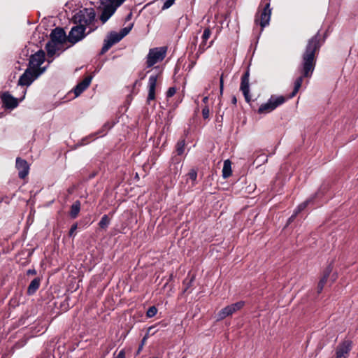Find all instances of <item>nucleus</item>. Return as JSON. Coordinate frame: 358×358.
Wrapping results in <instances>:
<instances>
[{"label":"nucleus","mask_w":358,"mask_h":358,"mask_svg":"<svg viewBox=\"0 0 358 358\" xmlns=\"http://www.w3.org/2000/svg\"><path fill=\"white\" fill-rule=\"evenodd\" d=\"M157 76H151L148 78V96L147 97V102L150 103V101L155 99V90L157 83Z\"/></svg>","instance_id":"4468645a"},{"label":"nucleus","mask_w":358,"mask_h":358,"mask_svg":"<svg viewBox=\"0 0 358 358\" xmlns=\"http://www.w3.org/2000/svg\"><path fill=\"white\" fill-rule=\"evenodd\" d=\"M77 228H78L77 224H73L69 231V236H73L74 232L76 231Z\"/></svg>","instance_id":"58836bf2"},{"label":"nucleus","mask_w":358,"mask_h":358,"mask_svg":"<svg viewBox=\"0 0 358 358\" xmlns=\"http://www.w3.org/2000/svg\"><path fill=\"white\" fill-rule=\"evenodd\" d=\"M95 20V12L93 8H84L76 13L73 17L75 24L86 27L87 34H90L95 29L93 25Z\"/></svg>","instance_id":"f03ea898"},{"label":"nucleus","mask_w":358,"mask_h":358,"mask_svg":"<svg viewBox=\"0 0 358 358\" xmlns=\"http://www.w3.org/2000/svg\"><path fill=\"white\" fill-rule=\"evenodd\" d=\"M197 43H198V36H193V38L191 41V42L189 43V47L192 52H193V51L196 50Z\"/></svg>","instance_id":"7c9ffc66"},{"label":"nucleus","mask_w":358,"mask_h":358,"mask_svg":"<svg viewBox=\"0 0 358 358\" xmlns=\"http://www.w3.org/2000/svg\"><path fill=\"white\" fill-rule=\"evenodd\" d=\"M28 273H34V271H30V270H29V271H28Z\"/></svg>","instance_id":"09e8293b"},{"label":"nucleus","mask_w":358,"mask_h":358,"mask_svg":"<svg viewBox=\"0 0 358 358\" xmlns=\"http://www.w3.org/2000/svg\"><path fill=\"white\" fill-rule=\"evenodd\" d=\"M176 91H177V88L176 87H171L168 89V90L166 92L167 101H169L170 97H172L173 95H175Z\"/></svg>","instance_id":"473e14b6"},{"label":"nucleus","mask_w":358,"mask_h":358,"mask_svg":"<svg viewBox=\"0 0 358 358\" xmlns=\"http://www.w3.org/2000/svg\"><path fill=\"white\" fill-rule=\"evenodd\" d=\"M206 49V42H204V41H203V39H202V41L200 43L198 51L196 54V59L199 58L200 55H202L203 52H205Z\"/></svg>","instance_id":"bb28decb"},{"label":"nucleus","mask_w":358,"mask_h":358,"mask_svg":"<svg viewBox=\"0 0 358 358\" xmlns=\"http://www.w3.org/2000/svg\"><path fill=\"white\" fill-rule=\"evenodd\" d=\"M132 13H130L129 15V17H130L131 16Z\"/></svg>","instance_id":"3c124183"},{"label":"nucleus","mask_w":358,"mask_h":358,"mask_svg":"<svg viewBox=\"0 0 358 358\" xmlns=\"http://www.w3.org/2000/svg\"><path fill=\"white\" fill-rule=\"evenodd\" d=\"M244 304L245 301H238L231 303L229 306H225L224 308L221 309L219 313H217V320H223L224 318L231 316L233 313H235L236 311L241 310Z\"/></svg>","instance_id":"0eeeda50"},{"label":"nucleus","mask_w":358,"mask_h":358,"mask_svg":"<svg viewBox=\"0 0 358 358\" xmlns=\"http://www.w3.org/2000/svg\"><path fill=\"white\" fill-rule=\"evenodd\" d=\"M109 222H110V220H109L108 217L106 215H104L101 217V220H100L99 224L101 228H106L108 226Z\"/></svg>","instance_id":"c756f323"},{"label":"nucleus","mask_w":358,"mask_h":358,"mask_svg":"<svg viewBox=\"0 0 358 358\" xmlns=\"http://www.w3.org/2000/svg\"><path fill=\"white\" fill-rule=\"evenodd\" d=\"M182 165L180 164V159L177 157L172 158V162L170 165V171L174 175V177L180 174V171Z\"/></svg>","instance_id":"6ab92c4d"},{"label":"nucleus","mask_w":358,"mask_h":358,"mask_svg":"<svg viewBox=\"0 0 358 358\" xmlns=\"http://www.w3.org/2000/svg\"><path fill=\"white\" fill-rule=\"evenodd\" d=\"M129 99H130V102L132 101V99L131 96H129Z\"/></svg>","instance_id":"603ef678"},{"label":"nucleus","mask_w":358,"mask_h":358,"mask_svg":"<svg viewBox=\"0 0 358 358\" xmlns=\"http://www.w3.org/2000/svg\"><path fill=\"white\" fill-rule=\"evenodd\" d=\"M86 27L76 24L69 32L68 39L72 43H76L81 41L86 36Z\"/></svg>","instance_id":"9d476101"},{"label":"nucleus","mask_w":358,"mask_h":358,"mask_svg":"<svg viewBox=\"0 0 358 358\" xmlns=\"http://www.w3.org/2000/svg\"><path fill=\"white\" fill-rule=\"evenodd\" d=\"M125 0H101L102 13L100 20L105 23Z\"/></svg>","instance_id":"39448f33"},{"label":"nucleus","mask_w":358,"mask_h":358,"mask_svg":"<svg viewBox=\"0 0 358 358\" xmlns=\"http://www.w3.org/2000/svg\"><path fill=\"white\" fill-rule=\"evenodd\" d=\"M231 102H232L233 104H236L237 99H236V96H233L232 99H231Z\"/></svg>","instance_id":"a18cd8bd"},{"label":"nucleus","mask_w":358,"mask_h":358,"mask_svg":"<svg viewBox=\"0 0 358 358\" xmlns=\"http://www.w3.org/2000/svg\"><path fill=\"white\" fill-rule=\"evenodd\" d=\"M271 13L272 10L270 8L269 0H262L259 10L255 15V22L263 29L269 24Z\"/></svg>","instance_id":"20e7f679"},{"label":"nucleus","mask_w":358,"mask_h":358,"mask_svg":"<svg viewBox=\"0 0 358 358\" xmlns=\"http://www.w3.org/2000/svg\"><path fill=\"white\" fill-rule=\"evenodd\" d=\"M133 24H131L127 27L122 29L119 32H110L103 41V45L101 48V53L106 52L114 44L118 43L131 30Z\"/></svg>","instance_id":"7ed1b4c3"},{"label":"nucleus","mask_w":358,"mask_h":358,"mask_svg":"<svg viewBox=\"0 0 358 358\" xmlns=\"http://www.w3.org/2000/svg\"><path fill=\"white\" fill-rule=\"evenodd\" d=\"M44 72V69L41 71H34L29 68L20 76L18 80V85L20 86H29L41 74Z\"/></svg>","instance_id":"6e6552de"},{"label":"nucleus","mask_w":358,"mask_h":358,"mask_svg":"<svg viewBox=\"0 0 358 358\" xmlns=\"http://www.w3.org/2000/svg\"><path fill=\"white\" fill-rule=\"evenodd\" d=\"M62 45L58 43H55L52 41L48 42L46 44L45 48L49 57H52L55 55L57 50H59L61 48Z\"/></svg>","instance_id":"aec40b11"},{"label":"nucleus","mask_w":358,"mask_h":358,"mask_svg":"<svg viewBox=\"0 0 358 358\" xmlns=\"http://www.w3.org/2000/svg\"><path fill=\"white\" fill-rule=\"evenodd\" d=\"M80 210V202L79 201H76L72 204L71 207L70 216L72 218H76L78 215Z\"/></svg>","instance_id":"5701e85b"},{"label":"nucleus","mask_w":358,"mask_h":358,"mask_svg":"<svg viewBox=\"0 0 358 358\" xmlns=\"http://www.w3.org/2000/svg\"><path fill=\"white\" fill-rule=\"evenodd\" d=\"M185 150V139L179 140L176 145V151L178 155H181Z\"/></svg>","instance_id":"b1692460"},{"label":"nucleus","mask_w":358,"mask_h":358,"mask_svg":"<svg viewBox=\"0 0 358 358\" xmlns=\"http://www.w3.org/2000/svg\"><path fill=\"white\" fill-rule=\"evenodd\" d=\"M23 95L20 98L19 101L17 98L13 97L8 92H5L1 96V100L7 108H15L17 106L19 101H21L24 99L26 94V90H22Z\"/></svg>","instance_id":"9b49d317"},{"label":"nucleus","mask_w":358,"mask_h":358,"mask_svg":"<svg viewBox=\"0 0 358 358\" xmlns=\"http://www.w3.org/2000/svg\"><path fill=\"white\" fill-rule=\"evenodd\" d=\"M352 348V342L350 340H345L338 345L336 351V358H348Z\"/></svg>","instance_id":"ddd939ff"},{"label":"nucleus","mask_w":358,"mask_h":358,"mask_svg":"<svg viewBox=\"0 0 358 358\" xmlns=\"http://www.w3.org/2000/svg\"><path fill=\"white\" fill-rule=\"evenodd\" d=\"M189 178L193 182L196 181L197 177V171L195 169H190L187 173Z\"/></svg>","instance_id":"72a5a7b5"},{"label":"nucleus","mask_w":358,"mask_h":358,"mask_svg":"<svg viewBox=\"0 0 358 358\" xmlns=\"http://www.w3.org/2000/svg\"><path fill=\"white\" fill-rule=\"evenodd\" d=\"M45 52L43 50H38L35 54L32 55L29 59V69L34 71H41L45 68H41L40 66L44 62Z\"/></svg>","instance_id":"1a4fd4ad"},{"label":"nucleus","mask_w":358,"mask_h":358,"mask_svg":"<svg viewBox=\"0 0 358 358\" xmlns=\"http://www.w3.org/2000/svg\"><path fill=\"white\" fill-rule=\"evenodd\" d=\"M16 168L20 178H24L29 173V166L26 160L21 158L16 159Z\"/></svg>","instance_id":"2eb2a0df"},{"label":"nucleus","mask_w":358,"mask_h":358,"mask_svg":"<svg viewBox=\"0 0 358 358\" xmlns=\"http://www.w3.org/2000/svg\"><path fill=\"white\" fill-rule=\"evenodd\" d=\"M175 0H164V5L162 7V10H167V8L172 6V5L174 3Z\"/></svg>","instance_id":"c9c22d12"},{"label":"nucleus","mask_w":358,"mask_h":358,"mask_svg":"<svg viewBox=\"0 0 358 358\" xmlns=\"http://www.w3.org/2000/svg\"><path fill=\"white\" fill-rule=\"evenodd\" d=\"M173 273H171L169 275V278H168L166 282L164 284V287H166V285H168L169 281L173 280Z\"/></svg>","instance_id":"a19ab883"},{"label":"nucleus","mask_w":358,"mask_h":358,"mask_svg":"<svg viewBox=\"0 0 358 358\" xmlns=\"http://www.w3.org/2000/svg\"><path fill=\"white\" fill-rule=\"evenodd\" d=\"M173 118V115L171 110L169 111L168 115H167V121L169 122Z\"/></svg>","instance_id":"c03bdc74"},{"label":"nucleus","mask_w":358,"mask_h":358,"mask_svg":"<svg viewBox=\"0 0 358 358\" xmlns=\"http://www.w3.org/2000/svg\"><path fill=\"white\" fill-rule=\"evenodd\" d=\"M313 199H307L304 202H302L295 209L296 210V213H297L299 215V213H300V212H301L302 210H303L304 209L306 208V207L308 206V205L310 204V202H312Z\"/></svg>","instance_id":"393cba45"},{"label":"nucleus","mask_w":358,"mask_h":358,"mask_svg":"<svg viewBox=\"0 0 358 358\" xmlns=\"http://www.w3.org/2000/svg\"><path fill=\"white\" fill-rule=\"evenodd\" d=\"M137 178H139V176H138V173H136V179L137 180Z\"/></svg>","instance_id":"de8ad7c7"},{"label":"nucleus","mask_w":358,"mask_h":358,"mask_svg":"<svg viewBox=\"0 0 358 358\" xmlns=\"http://www.w3.org/2000/svg\"><path fill=\"white\" fill-rule=\"evenodd\" d=\"M297 213H296V210L294 211V213L293 215L289 217L288 220H287V224H290L291 222H292L294 221V220L295 219V217L297 216Z\"/></svg>","instance_id":"4c0bfd02"},{"label":"nucleus","mask_w":358,"mask_h":358,"mask_svg":"<svg viewBox=\"0 0 358 358\" xmlns=\"http://www.w3.org/2000/svg\"><path fill=\"white\" fill-rule=\"evenodd\" d=\"M210 110L209 106L206 105L202 108V117L203 119L209 118Z\"/></svg>","instance_id":"f704fd0d"},{"label":"nucleus","mask_w":358,"mask_h":358,"mask_svg":"<svg viewBox=\"0 0 358 358\" xmlns=\"http://www.w3.org/2000/svg\"><path fill=\"white\" fill-rule=\"evenodd\" d=\"M208 101H209V96H206L202 99V102L205 103V106H206Z\"/></svg>","instance_id":"37998d69"},{"label":"nucleus","mask_w":358,"mask_h":358,"mask_svg":"<svg viewBox=\"0 0 358 358\" xmlns=\"http://www.w3.org/2000/svg\"><path fill=\"white\" fill-rule=\"evenodd\" d=\"M146 338H147L146 336L143 337V338L142 340V342H141V345L138 347V350L136 352V355L140 353L141 350H142V349L143 348V345L145 343V341Z\"/></svg>","instance_id":"ea45409f"},{"label":"nucleus","mask_w":358,"mask_h":358,"mask_svg":"<svg viewBox=\"0 0 358 358\" xmlns=\"http://www.w3.org/2000/svg\"><path fill=\"white\" fill-rule=\"evenodd\" d=\"M196 62V57H195L194 61H192V62H191V63H190V66H194L195 65Z\"/></svg>","instance_id":"49530a36"},{"label":"nucleus","mask_w":358,"mask_h":358,"mask_svg":"<svg viewBox=\"0 0 358 358\" xmlns=\"http://www.w3.org/2000/svg\"><path fill=\"white\" fill-rule=\"evenodd\" d=\"M115 358H125V354L124 351L121 350Z\"/></svg>","instance_id":"79ce46f5"},{"label":"nucleus","mask_w":358,"mask_h":358,"mask_svg":"<svg viewBox=\"0 0 358 358\" xmlns=\"http://www.w3.org/2000/svg\"><path fill=\"white\" fill-rule=\"evenodd\" d=\"M220 94L222 95V93H223V91H224V77H223V74H222L221 76H220Z\"/></svg>","instance_id":"e433bc0d"},{"label":"nucleus","mask_w":358,"mask_h":358,"mask_svg":"<svg viewBox=\"0 0 358 358\" xmlns=\"http://www.w3.org/2000/svg\"><path fill=\"white\" fill-rule=\"evenodd\" d=\"M327 280H324V278H323V277L322 276L318 282V284L317 285V292L318 294H320V293L322 292V291L323 290V288L324 287L326 283H327Z\"/></svg>","instance_id":"c85d7f7f"},{"label":"nucleus","mask_w":358,"mask_h":358,"mask_svg":"<svg viewBox=\"0 0 358 358\" xmlns=\"http://www.w3.org/2000/svg\"><path fill=\"white\" fill-rule=\"evenodd\" d=\"M232 174L231 162L230 159H226L223 164L222 177L229 178Z\"/></svg>","instance_id":"412c9836"},{"label":"nucleus","mask_w":358,"mask_h":358,"mask_svg":"<svg viewBox=\"0 0 358 358\" xmlns=\"http://www.w3.org/2000/svg\"><path fill=\"white\" fill-rule=\"evenodd\" d=\"M150 358H157V357H150Z\"/></svg>","instance_id":"864d4df0"},{"label":"nucleus","mask_w":358,"mask_h":358,"mask_svg":"<svg viewBox=\"0 0 358 358\" xmlns=\"http://www.w3.org/2000/svg\"><path fill=\"white\" fill-rule=\"evenodd\" d=\"M40 285V279L34 278L31 283L29 284L27 292L29 294H33L36 292V291L38 289Z\"/></svg>","instance_id":"4be33fe9"},{"label":"nucleus","mask_w":358,"mask_h":358,"mask_svg":"<svg viewBox=\"0 0 358 358\" xmlns=\"http://www.w3.org/2000/svg\"><path fill=\"white\" fill-rule=\"evenodd\" d=\"M167 54V47L150 48L147 55L146 66L151 67L155 64L162 62Z\"/></svg>","instance_id":"423d86ee"},{"label":"nucleus","mask_w":358,"mask_h":358,"mask_svg":"<svg viewBox=\"0 0 358 358\" xmlns=\"http://www.w3.org/2000/svg\"><path fill=\"white\" fill-rule=\"evenodd\" d=\"M212 43H213V42H211V43L208 45V47H211Z\"/></svg>","instance_id":"8fccbe9b"},{"label":"nucleus","mask_w":358,"mask_h":358,"mask_svg":"<svg viewBox=\"0 0 358 358\" xmlns=\"http://www.w3.org/2000/svg\"><path fill=\"white\" fill-rule=\"evenodd\" d=\"M50 38L52 41L62 45L66 39V34L62 29L56 28L52 31Z\"/></svg>","instance_id":"dca6fc26"},{"label":"nucleus","mask_w":358,"mask_h":358,"mask_svg":"<svg viewBox=\"0 0 358 358\" xmlns=\"http://www.w3.org/2000/svg\"><path fill=\"white\" fill-rule=\"evenodd\" d=\"M158 309L155 306H150L146 311V316L148 317H152L157 313Z\"/></svg>","instance_id":"cd10ccee"},{"label":"nucleus","mask_w":358,"mask_h":358,"mask_svg":"<svg viewBox=\"0 0 358 358\" xmlns=\"http://www.w3.org/2000/svg\"><path fill=\"white\" fill-rule=\"evenodd\" d=\"M324 41L325 36L322 39L320 32L310 38L301 55V62L299 68L301 75L295 80L292 92L287 96L272 95L267 103H262L259 106V114L269 113V112L274 110L275 108L285 103L286 100L293 99L296 95L303 83V78H310L314 73L317 63V55L320 52V49Z\"/></svg>","instance_id":"f257e3e1"},{"label":"nucleus","mask_w":358,"mask_h":358,"mask_svg":"<svg viewBox=\"0 0 358 358\" xmlns=\"http://www.w3.org/2000/svg\"><path fill=\"white\" fill-rule=\"evenodd\" d=\"M250 71L249 69L246 70L245 73L241 76V83L240 86V89L243 94L245 101L248 103H250L251 101V96L250 95Z\"/></svg>","instance_id":"f8f14e48"},{"label":"nucleus","mask_w":358,"mask_h":358,"mask_svg":"<svg viewBox=\"0 0 358 358\" xmlns=\"http://www.w3.org/2000/svg\"><path fill=\"white\" fill-rule=\"evenodd\" d=\"M195 280V275H191L190 273H187L186 278L182 281L184 293H190L194 287V281Z\"/></svg>","instance_id":"a211bd4d"},{"label":"nucleus","mask_w":358,"mask_h":358,"mask_svg":"<svg viewBox=\"0 0 358 358\" xmlns=\"http://www.w3.org/2000/svg\"><path fill=\"white\" fill-rule=\"evenodd\" d=\"M333 270V266L332 264H329L327 267L325 268V269L323 271L322 277L324 278L327 281L329 280V275L331 273Z\"/></svg>","instance_id":"a878e982"},{"label":"nucleus","mask_w":358,"mask_h":358,"mask_svg":"<svg viewBox=\"0 0 358 358\" xmlns=\"http://www.w3.org/2000/svg\"><path fill=\"white\" fill-rule=\"evenodd\" d=\"M212 31L210 28H206L202 34V39L204 41H207L211 36Z\"/></svg>","instance_id":"2f4dec72"},{"label":"nucleus","mask_w":358,"mask_h":358,"mask_svg":"<svg viewBox=\"0 0 358 358\" xmlns=\"http://www.w3.org/2000/svg\"><path fill=\"white\" fill-rule=\"evenodd\" d=\"M92 77H86L82 82L79 83L74 89L76 96H78L84 90H85L91 83Z\"/></svg>","instance_id":"f3484780"}]
</instances>
